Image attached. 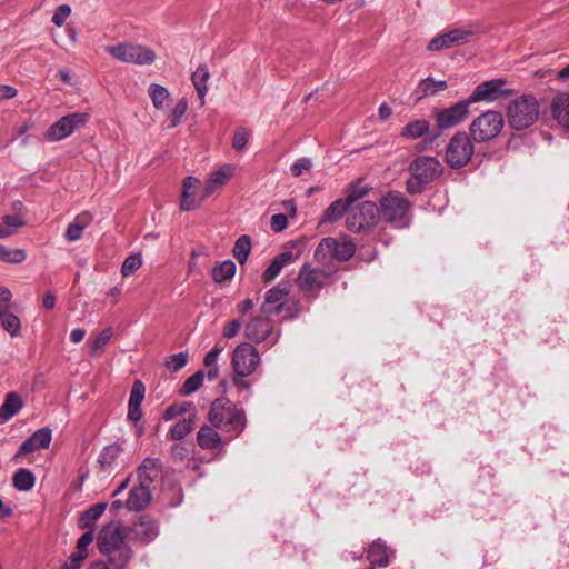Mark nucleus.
<instances>
[{
    "label": "nucleus",
    "mask_w": 569,
    "mask_h": 569,
    "mask_svg": "<svg viewBox=\"0 0 569 569\" xmlns=\"http://www.w3.org/2000/svg\"><path fill=\"white\" fill-rule=\"evenodd\" d=\"M94 540V528L87 529V531L78 539L77 549L70 556L73 561H83L88 556V547Z\"/></svg>",
    "instance_id": "38"
},
{
    "label": "nucleus",
    "mask_w": 569,
    "mask_h": 569,
    "mask_svg": "<svg viewBox=\"0 0 569 569\" xmlns=\"http://www.w3.org/2000/svg\"><path fill=\"white\" fill-rule=\"evenodd\" d=\"M210 77L209 70L206 66H199L191 76L192 83L198 92L201 103L208 91L207 81Z\"/></svg>",
    "instance_id": "36"
},
{
    "label": "nucleus",
    "mask_w": 569,
    "mask_h": 569,
    "mask_svg": "<svg viewBox=\"0 0 569 569\" xmlns=\"http://www.w3.org/2000/svg\"><path fill=\"white\" fill-rule=\"evenodd\" d=\"M197 441L202 449L212 450L222 443V438L214 428L202 426L198 431Z\"/></svg>",
    "instance_id": "30"
},
{
    "label": "nucleus",
    "mask_w": 569,
    "mask_h": 569,
    "mask_svg": "<svg viewBox=\"0 0 569 569\" xmlns=\"http://www.w3.org/2000/svg\"><path fill=\"white\" fill-rule=\"evenodd\" d=\"M236 273V264L231 260H226L212 269V278L216 282H223L231 279Z\"/></svg>",
    "instance_id": "42"
},
{
    "label": "nucleus",
    "mask_w": 569,
    "mask_h": 569,
    "mask_svg": "<svg viewBox=\"0 0 569 569\" xmlns=\"http://www.w3.org/2000/svg\"><path fill=\"white\" fill-rule=\"evenodd\" d=\"M208 420L214 428L231 433L232 438L244 430L247 422L243 409L238 408L228 398H217L211 403Z\"/></svg>",
    "instance_id": "2"
},
{
    "label": "nucleus",
    "mask_w": 569,
    "mask_h": 569,
    "mask_svg": "<svg viewBox=\"0 0 569 569\" xmlns=\"http://www.w3.org/2000/svg\"><path fill=\"white\" fill-rule=\"evenodd\" d=\"M295 259L296 258L293 253L289 250L283 251L276 256L262 274L263 281L271 282L272 280H274L279 276L283 267L295 262Z\"/></svg>",
    "instance_id": "26"
},
{
    "label": "nucleus",
    "mask_w": 569,
    "mask_h": 569,
    "mask_svg": "<svg viewBox=\"0 0 569 569\" xmlns=\"http://www.w3.org/2000/svg\"><path fill=\"white\" fill-rule=\"evenodd\" d=\"M22 398L17 392H9L0 406V423L14 417L22 408Z\"/></svg>",
    "instance_id": "28"
},
{
    "label": "nucleus",
    "mask_w": 569,
    "mask_h": 569,
    "mask_svg": "<svg viewBox=\"0 0 569 569\" xmlns=\"http://www.w3.org/2000/svg\"><path fill=\"white\" fill-rule=\"evenodd\" d=\"M370 190L371 188L361 180L351 183L346 190L345 201L350 207L352 203L366 197Z\"/></svg>",
    "instance_id": "40"
},
{
    "label": "nucleus",
    "mask_w": 569,
    "mask_h": 569,
    "mask_svg": "<svg viewBox=\"0 0 569 569\" xmlns=\"http://www.w3.org/2000/svg\"><path fill=\"white\" fill-rule=\"evenodd\" d=\"M485 31L477 24H466L439 34L430 40L428 50L439 51L466 44L478 39Z\"/></svg>",
    "instance_id": "7"
},
{
    "label": "nucleus",
    "mask_w": 569,
    "mask_h": 569,
    "mask_svg": "<svg viewBox=\"0 0 569 569\" xmlns=\"http://www.w3.org/2000/svg\"><path fill=\"white\" fill-rule=\"evenodd\" d=\"M204 373L203 371H198L190 376L182 385L180 389V393L183 396H189L193 392H196L201 385L203 383Z\"/></svg>",
    "instance_id": "47"
},
{
    "label": "nucleus",
    "mask_w": 569,
    "mask_h": 569,
    "mask_svg": "<svg viewBox=\"0 0 569 569\" xmlns=\"http://www.w3.org/2000/svg\"><path fill=\"white\" fill-rule=\"evenodd\" d=\"M97 546L113 569H123L132 557V550L126 542L124 529L117 521L101 528Z\"/></svg>",
    "instance_id": "1"
},
{
    "label": "nucleus",
    "mask_w": 569,
    "mask_h": 569,
    "mask_svg": "<svg viewBox=\"0 0 569 569\" xmlns=\"http://www.w3.org/2000/svg\"><path fill=\"white\" fill-rule=\"evenodd\" d=\"M539 113V103L530 94L513 100L508 107L509 123L516 130H523L532 126L537 121Z\"/></svg>",
    "instance_id": "5"
},
{
    "label": "nucleus",
    "mask_w": 569,
    "mask_h": 569,
    "mask_svg": "<svg viewBox=\"0 0 569 569\" xmlns=\"http://www.w3.org/2000/svg\"><path fill=\"white\" fill-rule=\"evenodd\" d=\"M144 385L140 380L134 381L130 391L129 403L141 405L144 399Z\"/></svg>",
    "instance_id": "52"
},
{
    "label": "nucleus",
    "mask_w": 569,
    "mask_h": 569,
    "mask_svg": "<svg viewBox=\"0 0 569 569\" xmlns=\"http://www.w3.org/2000/svg\"><path fill=\"white\" fill-rule=\"evenodd\" d=\"M233 168L231 166H224L221 169L212 172L202 190V198H208L214 190L226 184L232 177Z\"/></svg>",
    "instance_id": "25"
},
{
    "label": "nucleus",
    "mask_w": 569,
    "mask_h": 569,
    "mask_svg": "<svg viewBox=\"0 0 569 569\" xmlns=\"http://www.w3.org/2000/svg\"><path fill=\"white\" fill-rule=\"evenodd\" d=\"M473 151V142L468 133L457 132L448 142L446 161L451 168L465 167L471 160Z\"/></svg>",
    "instance_id": "10"
},
{
    "label": "nucleus",
    "mask_w": 569,
    "mask_h": 569,
    "mask_svg": "<svg viewBox=\"0 0 569 569\" xmlns=\"http://www.w3.org/2000/svg\"><path fill=\"white\" fill-rule=\"evenodd\" d=\"M251 250L250 237L243 234L239 237L234 243L233 256L240 264H244L248 260Z\"/></svg>",
    "instance_id": "43"
},
{
    "label": "nucleus",
    "mask_w": 569,
    "mask_h": 569,
    "mask_svg": "<svg viewBox=\"0 0 569 569\" xmlns=\"http://www.w3.org/2000/svg\"><path fill=\"white\" fill-rule=\"evenodd\" d=\"M184 411V407L183 405H173V406H170L166 409L164 413H163V419L166 421H169V420H172L174 418H177L178 416L182 415Z\"/></svg>",
    "instance_id": "59"
},
{
    "label": "nucleus",
    "mask_w": 569,
    "mask_h": 569,
    "mask_svg": "<svg viewBox=\"0 0 569 569\" xmlns=\"http://www.w3.org/2000/svg\"><path fill=\"white\" fill-rule=\"evenodd\" d=\"M232 368L234 373L242 377L252 375L260 363V355L256 347L242 342L232 352Z\"/></svg>",
    "instance_id": "11"
},
{
    "label": "nucleus",
    "mask_w": 569,
    "mask_h": 569,
    "mask_svg": "<svg viewBox=\"0 0 569 569\" xmlns=\"http://www.w3.org/2000/svg\"><path fill=\"white\" fill-rule=\"evenodd\" d=\"M254 307V302L252 299L247 298L243 301L239 302L236 306V310L239 315L244 316L247 315L252 308Z\"/></svg>",
    "instance_id": "62"
},
{
    "label": "nucleus",
    "mask_w": 569,
    "mask_h": 569,
    "mask_svg": "<svg viewBox=\"0 0 569 569\" xmlns=\"http://www.w3.org/2000/svg\"><path fill=\"white\" fill-rule=\"evenodd\" d=\"M112 337V328H106L102 330L89 345L90 353L97 355L101 351L110 341Z\"/></svg>",
    "instance_id": "49"
},
{
    "label": "nucleus",
    "mask_w": 569,
    "mask_h": 569,
    "mask_svg": "<svg viewBox=\"0 0 569 569\" xmlns=\"http://www.w3.org/2000/svg\"><path fill=\"white\" fill-rule=\"evenodd\" d=\"M148 94L152 101V106L157 110H162L170 100L169 90L161 84H150L148 88Z\"/></svg>",
    "instance_id": "35"
},
{
    "label": "nucleus",
    "mask_w": 569,
    "mask_h": 569,
    "mask_svg": "<svg viewBox=\"0 0 569 569\" xmlns=\"http://www.w3.org/2000/svg\"><path fill=\"white\" fill-rule=\"evenodd\" d=\"M104 50L123 63L144 66L151 64L156 60L154 51L141 44L123 42L116 46H107Z\"/></svg>",
    "instance_id": "8"
},
{
    "label": "nucleus",
    "mask_w": 569,
    "mask_h": 569,
    "mask_svg": "<svg viewBox=\"0 0 569 569\" xmlns=\"http://www.w3.org/2000/svg\"><path fill=\"white\" fill-rule=\"evenodd\" d=\"M93 216L89 211L78 214L67 227L64 237L69 242L78 241L82 237V232L91 224Z\"/></svg>",
    "instance_id": "23"
},
{
    "label": "nucleus",
    "mask_w": 569,
    "mask_h": 569,
    "mask_svg": "<svg viewBox=\"0 0 569 569\" xmlns=\"http://www.w3.org/2000/svg\"><path fill=\"white\" fill-rule=\"evenodd\" d=\"M240 328L241 321L238 319H233L224 325L222 335L227 339H232L239 333Z\"/></svg>",
    "instance_id": "56"
},
{
    "label": "nucleus",
    "mask_w": 569,
    "mask_h": 569,
    "mask_svg": "<svg viewBox=\"0 0 569 569\" xmlns=\"http://www.w3.org/2000/svg\"><path fill=\"white\" fill-rule=\"evenodd\" d=\"M409 170L411 178L407 181V190L410 193H419L442 172V166L435 157L422 156L410 164Z\"/></svg>",
    "instance_id": "4"
},
{
    "label": "nucleus",
    "mask_w": 569,
    "mask_h": 569,
    "mask_svg": "<svg viewBox=\"0 0 569 569\" xmlns=\"http://www.w3.org/2000/svg\"><path fill=\"white\" fill-rule=\"evenodd\" d=\"M134 538L141 542L149 543L159 535L157 522L148 516H141L131 527Z\"/></svg>",
    "instance_id": "20"
},
{
    "label": "nucleus",
    "mask_w": 569,
    "mask_h": 569,
    "mask_svg": "<svg viewBox=\"0 0 569 569\" xmlns=\"http://www.w3.org/2000/svg\"><path fill=\"white\" fill-rule=\"evenodd\" d=\"M86 336V330L82 328H76L70 332V340L73 343H80Z\"/></svg>",
    "instance_id": "64"
},
{
    "label": "nucleus",
    "mask_w": 569,
    "mask_h": 569,
    "mask_svg": "<svg viewBox=\"0 0 569 569\" xmlns=\"http://www.w3.org/2000/svg\"><path fill=\"white\" fill-rule=\"evenodd\" d=\"M89 120V114L84 112H74L67 114L54 122L44 133L47 141L54 142L69 137L76 128L84 124Z\"/></svg>",
    "instance_id": "12"
},
{
    "label": "nucleus",
    "mask_w": 569,
    "mask_h": 569,
    "mask_svg": "<svg viewBox=\"0 0 569 569\" xmlns=\"http://www.w3.org/2000/svg\"><path fill=\"white\" fill-rule=\"evenodd\" d=\"M470 104L467 99L451 107L437 110L435 113L437 128L442 131L460 124L468 117Z\"/></svg>",
    "instance_id": "15"
},
{
    "label": "nucleus",
    "mask_w": 569,
    "mask_h": 569,
    "mask_svg": "<svg viewBox=\"0 0 569 569\" xmlns=\"http://www.w3.org/2000/svg\"><path fill=\"white\" fill-rule=\"evenodd\" d=\"M380 219L396 228H406L410 223V201L398 191H390L379 200Z\"/></svg>",
    "instance_id": "3"
},
{
    "label": "nucleus",
    "mask_w": 569,
    "mask_h": 569,
    "mask_svg": "<svg viewBox=\"0 0 569 569\" xmlns=\"http://www.w3.org/2000/svg\"><path fill=\"white\" fill-rule=\"evenodd\" d=\"M447 88V82L442 80H435L432 78H427L420 81L417 87L416 96L417 99L420 100L427 96H432L438 91L445 90Z\"/></svg>",
    "instance_id": "32"
},
{
    "label": "nucleus",
    "mask_w": 569,
    "mask_h": 569,
    "mask_svg": "<svg viewBox=\"0 0 569 569\" xmlns=\"http://www.w3.org/2000/svg\"><path fill=\"white\" fill-rule=\"evenodd\" d=\"M194 421L192 418H184L178 421L170 430L171 438L174 440L183 439L192 431Z\"/></svg>",
    "instance_id": "44"
},
{
    "label": "nucleus",
    "mask_w": 569,
    "mask_h": 569,
    "mask_svg": "<svg viewBox=\"0 0 569 569\" xmlns=\"http://www.w3.org/2000/svg\"><path fill=\"white\" fill-rule=\"evenodd\" d=\"M505 126V119L498 111H487L477 117L470 124V134L477 142H486L496 138Z\"/></svg>",
    "instance_id": "9"
},
{
    "label": "nucleus",
    "mask_w": 569,
    "mask_h": 569,
    "mask_svg": "<svg viewBox=\"0 0 569 569\" xmlns=\"http://www.w3.org/2000/svg\"><path fill=\"white\" fill-rule=\"evenodd\" d=\"M249 137H250V132L247 129H244V128L238 129L234 132L233 138H232L233 149H236L237 151L243 150L249 141Z\"/></svg>",
    "instance_id": "50"
},
{
    "label": "nucleus",
    "mask_w": 569,
    "mask_h": 569,
    "mask_svg": "<svg viewBox=\"0 0 569 569\" xmlns=\"http://www.w3.org/2000/svg\"><path fill=\"white\" fill-rule=\"evenodd\" d=\"M270 315L254 316L244 326V336L248 340L261 343L271 336L273 325Z\"/></svg>",
    "instance_id": "17"
},
{
    "label": "nucleus",
    "mask_w": 569,
    "mask_h": 569,
    "mask_svg": "<svg viewBox=\"0 0 569 569\" xmlns=\"http://www.w3.org/2000/svg\"><path fill=\"white\" fill-rule=\"evenodd\" d=\"M355 252V243L347 237L340 239L325 238L316 250V257L319 258L320 254H329L337 260L347 261Z\"/></svg>",
    "instance_id": "13"
},
{
    "label": "nucleus",
    "mask_w": 569,
    "mask_h": 569,
    "mask_svg": "<svg viewBox=\"0 0 569 569\" xmlns=\"http://www.w3.org/2000/svg\"><path fill=\"white\" fill-rule=\"evenodd\" d=\"M18 91L11 86H0V100L12 99L17 96Z\"/></svg>",
    "instance_id": "63"
},
{
    "label": "nucleus",
    "mask_w": 569,
    "mask_h": 569,
    "mask_svg": "<svg viewBox=\"0 0 569 569\" xmlns=\"http://www.w3.org/2000/svg\"><path fill=\"white\" fill-rule=\"evenodd\" d=\"M380 221L379 208L373 201H362L348 210L346 226L351 232L373 229Z\"/></svg>",
    "instance_id": "6"
},
{
    "label": "nucleus",
    "mask_w": 569,
    "mask_h": 569,
    "mask_svg": "<svg viewBox=\"0 0 569 569\" xmlns=\"http://www.w3.org/2000/svg\"><path fill=\"white\" fill-rule=\"evenodd\" d=\"M188 110V100L186 98H182L176 102L173 108L171 109L168 120H169V128H174L181 122V118Z\"/></svg>",
    "instance_id": "46"
},
{
    "label": "nucleus",
    "mask_w": 569,
    "mask_h": 569,
    "mask_svg": "<svg viewBox=\"0 0 569 569\" xmlns=\"http://www.w3.org/2000/svg\"><path fill=\"white\" fill-rule=\"evenodd\" d=\"M27 254L22 249H10L0 243V260L10 263H21Z\"/></svg>",
    "instance_id": "48"
},
{
    "label": "nucleus",
    "mask_w": 569,
    "mask_h": 569,
    "mask_svg": "<svg viewBox=\"0 0 569 569\" xmlns=\"http://www.w3.org/2000/svg\"><path fill=\"white\" fill-rule=\"evenodd\" d=\"M552 117L559 124L569 128V93H558L551 102Z\"/></svg>",
    "instance_id": "24"
},
{
    "label": "nucleus",
    "mask_w": 569,
    "mask_h": 569,
    "mask_svg": "<svg viewBox=\"0 0 569 569\" xmlns=\"http://www.w3.org/2000/svg\"><path fill=\"white\" fill-rule=\"evenodd\" d=\"M150 485L139 483L133 486L129 492V498L126 502V507L130 511H140L144 509L151 502V490Z\"/></svg>",
    "instance_id": "22"
},
{
    "label": "nucleus",
    "mask_w": 569,
    "mask_h": 569,
    "mask_svg": "<svg viewBox=\"0 0 569 569\" xmlns=\"http://www.w3.org/2000/svg\"><path fill=\"white\" fill-rule=\"evenodd\" d=\"M503 79H495L482 82L476 87L471 96L468 98L470 103L478 101L492 102L501 96H508L510 90L505 88Z\"/></svg>",
    "instance_id": "16"
},
{
    "label": "nucleus",
    "mask_w": 569,
    "mask_h": 569,
    "mask_svg": "<svg viewBox=\"0 0 569 569\" xmlns=\"http://www.w3.org/2000/svg\"><path fill=\"white\" fill-rule=\"evenodd\" d=\"M289 295V284L287 282H279L276 287L266 292L264 301L261 306L263 315L279 313L282 310V305Z\"/></svg>",
    "instance_id": "19"
},
{
    "label": "nucleus",
    "mask_w": 569,
    "mask_h": 569,
    "mask_svg": "<svg viewBox=\"0 0 569 569\" xmlns=\"http://www.w3.org/2000/svg\"><path fill=\"white\" fill-rule=\"evenodd\" d=\"M107 503H96L87 509L83 513H81L79 519V526L82 529L94 528L96 521L103 515L106 511Z\"/></svg>",
    "instance_id": "31"
},
{
    "label": "nucleus",
    "mask_w": 569,
    "mask_h": 569,
    "mask_svg": "<svg viewBox=\"0 0 569 569\" xmlns=\"http://www.w3.org/2000/svg\"><path fill=\"white\" fill-rule=\"evenodd\" d=\"M0 321L2 328L10 335V337H18L21 332V321L17 315L10 309L0 312Z\"/></svg>",
    "instance_id": "34"
},
{
    "label": "nucleus",
    "mask_w": 569,
    "mask_h": 569,
    "mask_svg": "<svg viewBox=\"0 0 569 569\" xmlns=\"http://www.w3.org/2000/svg\"><path fill=\"white\" fill-rule=\"evenodd\" d=\"M160 468L159 459L146 458L137 470L138 480L141 483L150 485L158 477Z\"/></svg>",
    "instance_id": "29"
},
{
    "label": "nucleus",
    "mask_w": 569,
    "mask_h": 569,
    "mask_svg": "<svg viewBox=\"0 0 569 569\" xmlns=\"http://www.w3.org/2000/svg\"><path fill=\"white\" fill-rule=\"evenodd\" d=\"M201 181L192 176L186 177L182 181V192L180 197V209L182 211H191L197 209L206 199L198 196Z\"/></svg>",
    "instance_id": "18"
},
{
    "label": "nucleus",
    "mask_w": 569,
    "mask_h": 569,
    "mask_svg": "<svg viewBox=\"0 0 569 569\" xmlns=\"http://www.w3.org/2000/svg\"><path fill=\"white\" fill-rule=\"evenodd\" d=\"M11 291L4 287H0V312L6 309H10Z\"/></svg>",
    "instance_id": "60"
},
{
    "label": "nucleus",
    "mask_w": 569,
    "mask_h": 569,
    "mask_svg": "<svg viewBox=\"0 0 569 569\" xmlns=\"http://www.w3.org/2000/svg\"><path fill=\"white\" fill-rule=\"evenodd\" d=\"M288 226V219L284 214H273L270 220V227L274 232H280Z\"/></svg>",
    "instance_id": "58"
},
{
    "label": "nucleus",
    "mask_w": 569,
    "mask_h": 569,
    "mask_svg": "<svg viewBox=\"0 0 569 569\" xmlns=\"http://www.w3.org/2000/svg\"><path fill=\"white\" fill-rule=\"evenodd\" d=\"M224 350V346L221 343H216L214 347L206 355L204 366L207 368L218 367V358L221 352Z\"/></svg>",
    "instance_id": "54"
},
{
    "label": "nucleus",
    "mask_w": 569,
    "mask_h": 569,
    "mask_svg": "<svg viewBox=\"0 0 569 569\" xmlns=\"http://www.w3.org/2000/svg\"><path fill=\"white\" fill-rule=\"evenodd\" d=\"M71 14V7L69 4H61L57 8L56 12L52 16V22L57 27H62L67 19Z\"/></svg>",
    "instance_id": "53"
},
{
    "label": "nucleus",
    "mask_w": 569,
    "mask_h": 569,
    "mask_svg": "<svg viewBox=\"0 0 569 569\" xmlns=\"http://www.w3.org/2000/svg\"><path fill=\"white\" fill-rule=\"evenodd\" d=\"M122 452V448L118 443H112L109 446H106L98 457V463L102 469H108L112 467V465L116 462L120 453Z\"/></svg>",
    "instance_id": "39"
},
{
    "label": "nucleus",
    "mask_w": 569,
    "mask_h": 569,
    "mask_svg": "<svg viewBox=\"0 0 569 569\" xmlns=\"http://www.w3.org/2000/svg\"><path fill=\"white\" fill-rule=\"evenodd\" d=\"M391 553L392 552L389 551L387 546L380 540L372 542L367 552V559L370 562V569H375V567H386L389 562V557Z\"/></svg>",
    "instance_id": "27"
},
{
    "label": "nucleus",
    "mask_w": 569,
    "mask_h": 569,
    "mask_svg": "<svg viewBox=\"0 0 569 569\" xmlns=\"http://www.w3.org/2000/svg\"><path fill=\"white\" fill-rule=\"evenodd\" d=\"M142 417L141 405L128 402V419L136 422Z\"/></svg>",
    "instance_id": "61"
},
{
    "label": "nucleus",
    "mask_w": 569,
    "mask_h": 569,
    "mask_svg": "<svg viewBox=\"0 0 569 569\" xmlns=\"http://www.w3.org/2000/svg\"><path fill=\"white\" fill-rule=\"evenodd\" d=\"M188 362V353L179 352L170 357V359L166 362V366L171 371H178L182 369Z\"/></svg>",
    "instance_id": "51"
},
{
    "label": "nucleus",
    "mask_w": 569,
    "mask_h": 569,
    "mask_svg": "<svg viewBox=\"0 0 569 569\" xmlns=\"http://www.w3.org/2000/svg\"><path fill=\"white\" fill-rule=\"evenodd\" d=\"M51 438L52 433L49 428H41L37 430L26 441L22 442L18 450V456L48 448L51 442Z\"/></svg>",
    "instance_id": "21"
},
{
    "label": "nucleus",
    "mask_w": 569,
    "mask_h": 569,
    "mask_svg": "<svg viewBox=\"0 0 569 569\" xmlns=\"http://www.w3.org/2000/svg\"><path fill=\"white\" fill-rule=\"evenodd\" d=\"M430 124L425 119H417L406 124L401 131V136L407 139H418L427 134Z\"/></svg>",
    "instance_id": "33"
},
{
    "label": "nucleus",
    "mask_w": 569,
    "mask_h": 569,
    "mask_svg": "<svg viewBox=\"0 0 569 569\" xmlns=\"http://www.w3.org/2000/svg\"><path fill=\"white\" fill-rule=\"evenodd\" d=\"M348 203L345 199L333 201L325 211L321 222H335L342 217L345 212L348 213Z\"/></svg>",
    "instance_id": "41"
},
{
    "label": "nucleus",
    "mask_w": 569,
    "mask_h": 569,
    "mask_svg": "<svg viewBox=\"0 0 569 569\" xmlns=\"http://www.w3.org/2000/svg\"><path fill=\"white\" fill-rule=\"evenodd\" d=\"M327 279L328 273L323 269L305 263L299 271L297 284L302 292L316 296L325 287Z\"/></svg>",
    "instance_id": "14"
},
{
    "label": "nucleus",
    "mask_w": 569,
    "mask_h": 569,
    "mask_svg": "<svg viewBox=\"0 0 569 569\" xmlns=\"http://www.w3.org/2000/svg\"><path fill=\"white\" fill-rule=\"evenodd\" d=\"M3 227H7L10 231V236L14 233L17 228H20L24 224L23 219L18 214H7L3 217Z\"/></svg>",
    "instance_id": "55"
},
{
    "label": "nucleus",
    "mask_w": 569,
    "mask_h": 569,
    "mask_svg": "<svg viewBox=\"0 0 569 569\" xmlns=\"http://www.w3.org/2000/svg\"><path fill=\"white\" fill-rule=\"evenodd\" d=\"M142 256L140 253H132L126 258L121 267V274L130 277L138 271L142 266Z\"/></svg>",
    "instance_id": "45"
},
{
    "label": "nucleus",
    "mask_w": 569,
    "mask_h": 569,
    "mask_svg": "<svg viewBox=\"0 0 569 569\" xmlns=\"http://www.w3.org/2000/svg\"><path fill=\"white\" fill-rule=\"evenodd\" d=\"M12 483L19 491H29L34 487L36 477L27 468H20L12 477Z\"/></svg>",
    "instance_id": "37"
},
{
    "label": "nucleus",
    "mask_w": 569,
    "mask_h": 569,
    "mask_svg": "<svg viewBox=\"0 0 569 569\" xmlns=\"http://www.w3.org/2000/svg\"><path fill=\"white\" fill-rule=\"evenodd\" d=\"M311 168V161L310 159H307V158H301L299 160H297L292 166H291V172L293 176L296 177H300L302 176L306 171H309Z\"/></svg>",
    "instance_id": "57"
}]
</instances>
